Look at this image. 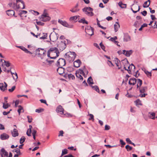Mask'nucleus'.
Masks as SVG:
<instances>
[{"label": "nucleus", "instance_id": "nucleus-64", "mask_svg": "<svg viewBox=\"0 0 157 157\" xmlns=\"http://www.w3.org/2000/svg\"><path fill=\"white\" fill-rule=\"evenodd\" d=\"M110 128V127L109 126L106 125L105 126V130H109Z\"/></svg>", "mask_w": 157, "mask_h": 157}, {"label": "nucleus", "instance_id": "nucleus-41", "mask_svg": "<svg viewBox=\"0 0 157 157\" xmlns=\"http://www.w3.org/2000/svg\"><path fill=\"white\" fill-rule=\"evenodd\" d=\"M25 138L24 136H22L20 140V143L21 144H22L25 141Z\"/></svg>", "mask_w": 157, "mask_h": 157}, {"label": "nucleus", "instance_id": "nucleus-8", "mask_svg": "<svg viewBox=\"0 0 157 157\" xmlns=\"http://www.w3.org/2000/svg\"><path fill=\"white\" fill-rule=\"evenodd\" d=\"M66 40H62L59 43L57 46L60 50L63 51L65 48L66 47Z\"/></svg>", "mask_w": 157, "mask_h": 157}, {"label": "nucleus", "instance_id": "nucleus-49", "mask_svg": "<svg viewBox=\"0 0 157 157\" xmlns=\"http://www.w3.org/2000/svg\"><path fill=\"white\" fill-rule=\"evenodd\" d=\"M77 73L79 74L82 75H85V73L81 69H79V70L78 71V72H77Z\"/></svg>", "mask_w": 157, "mask_h": 157}, {"label": "nucleus", "instance_id": "nucleus-3", "mask_svg": "<svg viewBox=\"0 0 157 157\" xmlns=\"http://www.w3.org/2000/svg\"><path fill=\"white\" fill-rule=\"evenodd\" d=\"M137 82V89L140 87L142 84V80L140 79H136L135 78H131L129 79L128 83L131 85H134Z\"/></svg>", "mask_w": 157, "mask_h": 157}, {"label": "nucleus", "instance_id": "nucleus-5", "mask_svg": "<svg viewBox=\"0 0 157 157\" xmlns=\"http://www.w3.org/2000/svg\"><path fill=\"white\" fill-rule=\"evenodd\" d=\"M46 51L43 48H38L36 50V54L41 59H44L46 56Z\"/></svg>", "mask_w": 157, "mask_h": 157}, {"label": "nucleus", "instance_id": "nucleus-19", "mask_svg": "<svg viewBox=\"0 0 157 157\" xmlns=\"http://www.w3.org/2000/svg\"><path fill=\"white\" fill-rule=\"evenodd\" d=\"M138 88H139L140 93L142 94L144 93L147 90V86L140 87Z\"/></svg>", "mask_w": 157, "mask_h": 157}, {"label": "nucleus", "instance_id": "nucleus-11", "mask_svg": "<svg viewBox=\"0 0 157 157\" xmlns=\"http://www.w3.org/2000/svg\"><path fill=\"white\" fill-rule=\"evenodd\" d=\"M94 29L91 27H88L85 29V32L86 33L90 36L93 35L94 34Z\"/></svg>", "mask_w": 157, "mask_h": 157}, {"label": "nucleus", "instance_id": "nucleus-43", "mask_svg": "<svg viewBox=\"0 0 157 157\" xmlns=\"http://www.w3.org/2000/svg\"><path fill=\"white\" fill-rule=\"evenodd\" d=\"M67 150L66 149H64L62 151V153L61 156H62L64 155L67 154Z\"/></svg>", "mask_w": 157, "mask_h": 157}, {"label": "nucleus", "instance_id": "nucleus-12", "mask_svg": "<svg viewBox=\"0 0 157 157\" xmlns=\"http://www.w3.org/2000/svg\"><path fill=\"white\" fill-rule=\"evenodd\" d=\"M58 22L59 23L65 27L69 28H72L73 25H69L65 21H63L60 20H59Z\"/></svg>", "mask_w": 157, "mask_h": 157}, {"label": "nucleus", "instance_id": "nucleus-6", "mask_svg": "<svg viewBox=\"0 0 157 157\" xmlns=\"http://www.w3.org/2000/svg\"><path fill=\"white\" fill-rule=\"evenodd\" d=\"M40 19L41 21H46L50 20V17L49 16L48 14L47 13L46 10H44L43 13Z\"/></svg>", "mask_w": 157, "mask_h": 157}, {"label": "nucleus", "instance_id": "nucleus-16", "mask_svg": "<svg viewBox=\"0 0 157 157\" xmlns=\"http://www.w3.org/2000/svg\"><path fill=\"white\" fill-rule=\"evenodd\" d=\"M132 50L129 51H126L123 50V53L127 57H129L132 53Z\"/></svg>", "mask_w": 157, "mask_h": 157}, {"label": "nucleus", "instance_id": "nucleus-34", "mask_svg": "<svg viewBox=\"0 0 157 157\" xmlns=\"http://www.w3.org/2000/svg\"><path fill=\"white\" fill-rule=\"evenodd\" d=\"M79 16L78 15H76L73 17H71L70 18V20L71 21H75L76 20L78 17H79Z\"/></svg>", "mask_w": 157, "mask_h": 157}, {"label": "nucleus", "instance_id": "nucleus-9", "mask_svg": "<svg viewBox=\"0 0 157 157\" xmlns=\"http://www.w3.org/2000/svg\"><path fill=\"white\" fill-rule=\"evenodd\" d=\"M49 37L51 41L54 42L56 41L58 39V34L56 33L55 32L53 31L50 35Z\"/></svg>", "mask_w": 157, "mask_h": 157}, {"label": "nucleus", "instance_id": "nucleus-54", "mask_svg": "<svg viewBox=\"0 0 157 157\" xmlns=\"http://www.w3.org/2000/svg\"><path fill=\"white\" fill-rule=\"evenodd\" d=\"M27 13V11L25 10H21V12L19 13V15H21L22 14L25 13L26 14Z\"/></svg>", "mask_w": 157, "mask_h": 157}, {"label": "nucleus", "instance_id": "nucleus-56", "mask_svg": "<svg viewBox=\"0 0 157 157\" xmlns=\"http://www.w3.org/2000/svg\"><path fill=\"white\" fill-rule=\"evenodd\" d=\"M100 45L101 48L103 50H104L105 48V46L102 44V43H101L100 44Z\"/></svg>", "mask_w": 157, "mask_h": 157}, {"label": "nucleus", "instance_id": "nucleus-45", "mask_svg": "<svg viewBox=\"0 0 157 157\" xmlns=\"http://www.w3.org/2000/svg\"><path fill=\"white\" fill-rule=\"evenodd\" d=\"M125 148L128 151H129L132 149V147L129 145H127L126 146Z\"/></svg>", "mask_w": 157, "mask_h": 157}, {"label": "nucleus", "instance_id": "nucleus-17", "mask_svg": "<svg viewBox=\"0 0 157 157\" xmlns=\"http://www.w3.org/2000/svg\"><path fill=\"white\" fill-rule=\"evenodd\" d=\"M9 137V136L5 133H3L0 135V138L2 140L7 139Z\"/></svg>", "mask_w": 157, "mask_h": 157}, {"label": "nucleus", "instance_id": "nucleus-10", "mask_svg": "<svg viewBox=\"0 0 157 157\" xmlns=\"http://www.w3.org/2000/svg\"><path fill=\"white\" fill-rule=\"evenodd\" d=\"M66 64V60L65 59L60 58L57 61L56 65L57 67H63Z\"/></svg>", "mask_w": 157, "mask_h": 157}, {"label": "nucleus", "instance_id": "nucleus-50", "mask_svg": "<svg viewBox=\"0 0 157 157\" xmlns=\"http://www.w3.org/2000/svg\"><path fill=\"white\" fill-rule=\"evenodd\" d=\"M107 63L110 67H112L113 66V64L112 62L109 60H108L107 61Z\"/></svg>", "mask_w": 157, "mask_h": 157}, {"label": "nucleus", "instance_id": "nucleus-28", "mask_svg": "<svg viewBox=\"0 0 157 157\" xmlns=\"http://www.w3.org/2000/svg\"><path fill=\"white\" fill-rule=\"evenodd\" d=\"M118 5L122 8H125L127 6L126 4L123 3L122 2H120L118 3Z\"/></svg>", "mask_w": 157, "mask_h": 157}, {"label": "nucleus", "instance_id": "nucleus-42", "mask_svg": "<svg viewBox=\"0 0 157 157\" xmlns=\"http://www.w3.org/2000/svg\"><path fill=\"white\" fill-rule=\"evenodd\" d=\"M88 116H90V117L89 119V120H92L93 121H94V115L88 113Z\"/></svg>", "mask_w": 157, "mask_h": 157}, {"label": "nucleus", "instance_id": "nucleus-48", "mask_svg": "<svg viewBox=\"0 0 157 157\" xmlns=\"http://www.w3.org/2000/svg\"><path fill=\"white\" fill-rule=\"evenodd\" d=\"M68 76L70 79H74L75 78V76L71 74H68Z\"/></svg>", "mask_w": 157, "mask_h": 157}, {"label": "nucleus", "instance_id": "nucleus-44", "mask_svg": "<svg viewBox=\"0 0 157 157\" xmlns=\"http://www.w3.org/2000/svg\"><path fill=\"white\" fill-rule=\"evenodd\" d=\"M44 111V109L42 108H40L39 109H36L35 112L38 113H40L43 112Z\"/></svg>", "mask_w": 157, "mask_h": 157}, {"label": "nucleus", "instance_id": "nucleus-59", "mask_svg": "<svg viewBox=\"0 0 157 157\" xmlns=\"http://www.w3.org/2000/svg\"><path fill=\"white\" fill-rule=\"evenodd\" d=\"M30 11H31L32 13H33V12H34L35 13H34V14L35 15H37L39 14V13L38 12H37L36 11L33 10H31Z\"/></svg>", "mask_w": 157, "mask_h": 157}, {"label": "nucleus", "instance_id": "nucleus-14", "mask_svg": "<svg viewBox=\"0 0 157 157\" xmlns=\"http://www.w3.org/2000/svg\"><path fill=\"white\" fill-rule=\"evenodd\" d=\"M0 154L2 157H8V153L4 148H2L1 150Z\"/></svg>", "mask_w": 157, "mask_h": 157}, {"label": "nucleus", "instance_id": "nucleus-57", "mask_svg": "<svg viewBox=\"0 0 157 157\" xmlns=\"http://www.w3.org/2000/svg\"><path fill=\"white\" fill-rule=\"evenodd\" d=\"M27 117L28 119V121L29 123H31L32 122V118L29 116H28Z\"/></svg>", "mask_w": 157, "mask_h": 157}, {"label": "nucleus", "instance_id": "nucleus-23", "mask_svg": "<svg viewBox=\"0 0 157 157\" xmlns=\"http://www.w3.org/2000/svg\"><path fill=\"white\" fill-rule=\"evenodd\" d=\"M81 62L79 59H78L74 62V66L76 67H78L80 66Z\"/></svg>", "mask_w": 157, "mask_h": 157}, {"label": "nucleus", "instance_id": "nucleus-63", "mask_svg": "<svg viewBox=\"0 0 157 157\" xmlns=\"http://www.w3.org/2000/svg\"><path fill=\"white\" fill-rule=\"evenodd\" d=\"M126 140L127 143H129V144H131L132 142L130 140L129 138H127L126 139Z\"/></svg>", "mask_w": 157, "mask_h": 157}, {"label": "nucleus", "instance_id": "nucleus-4", "mask_svg": "<svg viewBox=\"0 0 157 157\" xmlns=\"http://www.w3.org/2000/svg\"><path fill=\"white\" fill-rule=\"evenodd\" d=\"M76 55L75 52H68L65 54L66 59L69 62L73 61L76 57Z\"/></svg>", "mask_w": 157, "mask_h": 157}, {"label": "nucleus", "instance_id": "nucleus-51", "mask_svg": "<svg viewBox=\"0 0 157 157\" xmlns=\"http://www.w3.org/2000/svg\"><path fill=\"white\" fill-rule=\"evenodd\" d=\"M92 87L94 88V89L95 90L98 92L99 93V90L98 87L97 86H93Z\"/></svg>", "mask_w": 157, "mask_h": 157}, {"label": "nucleus", "instance_id": "nucleus-1", "mask_svg": "<svg viewBox=\"0 0 157 157\" xmlns=\"http://www.w3.org/2000/svg\"><path fill=\"white\" fill-rule=\"evenodd\" d=\"M59 54L57 48L52 47L50 48L48 51L47 56L51 59H54L59 56Z\"/></svg>", "mask_w": 157, "mask_h": 157}, {"label": "nucleus", "instance_id": "nucleus-29", "mask_svg": "<svg viewBox=\"0 0 157 157\" xmlns=\"http://www.w3.org/2000/svg\"><path fill=\"white\" fill-rule=\"evenodd\" d=\"M135 102L136 103V106L138 107L140 105H142L141 101L139 99H138L136 101H135Z\"/></svg>", "mask_w": 157, "mask_h": 157}, {"label": "nucleus", "instance_id": "nucleus-61", "mask_svg": "<svg viewBox=\"0 0 157 157\" xmlns=\"http://www.w3.org/2000/svg\"><path fill=\"white\" fill-rule=\"evenodd\" d=\"M33 36L36 37V38H38V36H39L40 35V34H39L38 35H35V34L33 33V32H31L30 33Z\"/></svg>", "mask_w": 157, "mask_h": 157}, {"label": "nucleus", "instance_id": "nucleus-35", "mask_svg": "<svg viewBox=\"0 0 157 157\" xmlns=\"http://www.w3.org/2000/svg\"><path fill=\"white\" fill-rule=\"evenodd\" d=\"M18 107L19 109L17 110V111L19 113V115H20L21 112H24V110L23 107L21 105H18Z\"/></svg>", "mask_w": 157, "mask_h": 157}, {"label": "nucleus", "instance_id": "nucleus-38", "mask_svg": "<svg viewBox=\"0 0 157 157\" xmlns=\"http://www.w3.org/2000/svg\"><path fill=\"white\" fill-rule=\"evenodd\" d=\"M3 108L4 109H6L10 106V105L8 103H3Z\"/></svg>", "mask_w": 157, "mask_h": 157}, {"label": "nucleus", "instance_id": "nucleus-26", "mask_svg": "<svg viewBox=\"0 0 157 157\" xmlns=\"http://www.w3.org/2000/svg\"><path fill=\"white\" fill-rule=\"evenodd\" d=\"M15 151L16 152L17 154L15 155H14V157H18L21 154L19 148H17L15 149Z\"/></svg>", "mask_w": 157, "mask_h": 157}, {"label": "nucleus", "instance_id": "nucleus-32", "mask_svg": "<svg viewBox=\"0 0 157 157\" xmlns=\"http://www.w3.org/2000/svg\"><path fill=\"white\" fill-rule=\"evenodd\" d=\"M131 40L130 37L128 35H125L124 38V40L125 41L127 42Z\"/></svg>", "mask_w": 157, "mask_h": 157}, {"label": "nucleus", "instance_id": "nucleus-36", "mask_svg": "<svg viewBox=\"0 0 157 157\" xmlns=\"http://www.w3.org/2000/svg\"><path fill=\"white\" fill-rule=\"evenodd\" d=\"M115 63L116 64L117 67H118V69H120L121 68V67H119V64L120 63V60L118 59L117 58H116L115 59Z\"/></svg>", "mask_w": 157, "mask_h": 157}, {"label": "nucleus", "instance_id": "nucleus-37", "mask_svg": "<svg viewBox=\"0 0 157 157\" xmlns=\"http://www.w3.org/2000/svg\"><path fill=\"white\" fill-rule=\"evenodd\" d=\"M1 60L2 62L4 61L5 63V65L7 67H9L10 66V63L8 61H6L4 59H1Z\"/></svg>", "mask_w": 157, "mask_h": 157}, {"label": "nucleus", "instance_id": "nucleus-7", "mask_svg": "<svg viewBox=\"0 0 157 157\" xmlns=\"http://www.w3.org/2000/svg\"><path fill=\"white\" fill-rule=\"evenodd\" d=\"M82 11L87 15L90 16H93L94 14L92 12L93 9L90 7H85L82 9Z\"/></svg>", "mask_w": 157, "mask_h": 157}, {"label": "nucleus", "instance_id": "nucleus-39", "mask_svg": "<svg viewBox=\"0 0 157 157\" xmlns=\"http://www.w3.org/2000/svg\"><path fill=\"white\" fill-rule=\"evenodd\" d=\"M76 76L79 78L81 80H82L83 79V78L82 77L81 75L77 73V72H76L75 73Z\"/></svg>", "mask_w": 157, "mask_h": 157}, {"label": "nucleus", "instance_id": "nucleus-52", "mask_svg": "<svg viewBox=\"0 0 157 157\" xmlns=\"http://www.w3.org/2000/svg\"><path fill=\"white\" fill-rule=\"evenodd\" d=\"M63 132L62 130H61L59 132V133L58 135V136H63Z\"/></svg>", "mask_w": 157, "mask_h": 157}, {"label": "nucleus", "instance_id": "nucleus-15", "mask_svg": "<svg viewBox=\"0 0 157 157\" xmlns=\"http://www.w3.org/2000/svg\"><path fill=\"white\" fill-rule=\"evenodd\" d=\"M7 85L6 82L4 83H0V89L1 90L4 91L7 89Z\"/></svg>", "mask_w": 157, "mask_h": 157}, {"label": "nucleus", "instance_id": "nucleus-58", "mask_svg": "<svg viewBox=\"0 0 157 157\" xmlns=\"http://www.w3.org/2000/svg\"><path fill=\"white\" fill-rule=\"evenodd\" d=\"M14 75H15V76L14 77L13 76V79L14 80L17 79L18 78V76L16 72H15Z\"/></svg>", "mask_w": 157, "mask_h": 157}, {"label": "nucleus", "instance_id": "nucleus-18", "mask_svg": "<svg viewBox=\"0 0 157 157\" xmlns=\"http://www.w3.org/2000/svg\"><path fill=\"white\" fill-rule=\"evenodd\" d=\"M135 68V66L132 64H131L128 67V73L130 74L131 73L132 71H134V70Z\"/></svg>", "mask_w": 157, "mask_h": 157}, {"label": "nucleus", "instance_id": "nucleus-60", "mask_svg": "<svg viewBox=\"0 0 157 157\" xmlns=\"http://www.w3.org/2000/svg\"><path fill=\"white\" fill-rule=\"evenodd\" d=\"M141 14L144 16H146L147 14V12L146 11L144 10L141 12Z\"/></svg>", "mask_w": 157, "mask_h": 157}, {"label": "nucleus", "instance_id": "nucleus-33", "mask_svg": "<svg viewBox=\"0 0 157 157\" xmlns=\"http://www.w3.org/2000/svg\"><path fill=\"white\" fill-rule=\"evenodd\" d=\"M87 82L90 84H94L93 80L91 76L88 78Z\"/></svg>", "mask_w": 157, "mask_h": 157}, {"label": "nucleus", "instance_id": "nucleus-13", "mask_svg": "<svg viewBox=\"0 0 157 157\" xmlns=\"http://www.w3.org/2000/svg\"><path fill=\"white\" fill-rule=\"evenodd\" d=\"M78 4H76L75 6L70 9V11L73 13L78 12L80 10V9L78 8Z\"/></svg>", "mask_w": 157, "mask_h": 157}, {"label": "nucleus", "instance_id": "nucleus-40", "mask_svg": "<svg viewBox=\"0 0 157 157\" xmlns=\"http://www.w3.org/2000/svg\"><path fill=\"white\" fill-rule=\"evenodd\" d=\"M150 5V3H148L147 1L145 2L144 3L143 7L144 8H147Z\"/></svg>", "mask_w": 157, "mask_h": 157}, {"label": "nucleus", "instance_id": "nucleus-47", "mask_svg": "<svg viewBox=\"0 0 157 157\" xmlns=\"http://www.w3.org/2000/svg\"><path fill=\"white\" fill-rule=\"evenodd\" d=\"M144 72L148 77H150L151 76V72L146 71H144Z\"/></svg>", "mask_w": 157, "mask_h": 157}, {"label": "nucleus", "instance_id": "nucleus-62", "mask_svg": "<svg viewBox=\"0 0 157 157\" xmlns=\"http://www.w3.org/2000/svg\"><path fill=\"white\" fill-rule=\"evenodd\" d=\"M37 25H44V23L40 21H38L36 22Z\"/></svg>", "mask_w": 157, "mask_h": 157}, {"label": "nucleus", "instance_id": "nucleus-53", "mask_svg": "<svg viewBox=\"0 0 157 157\" xmlns=\"http://www.w3.org/2000/svg\"><path fill=\"white\" fill-rule=\"evenodd\" d=\"M16 87L15 86H13L11 89H9V91L10 92H12L13 91V90H15V89Z\"/></svg>", "mask_w": 157, "mask_h": 157}, {"label": "nucleus", "instance_id": "nucleus-46", "mask_svg": "<svg viewBox=\"0 0 157 157\" xmlns=\"http://www.w3.org/2000/svg\"><path fill=\"white\" fill-rule=\"evenodd\" d=\"M43 36L42 37H40V39H46V38L47 36V33H43Z\"/></svg>", "mask_w": 157, "mask_h": 157}, {"label": "nucleus", "instance_id": "nucleus-2", "mask_svg": "<svg viewBox=\"0 0 157 157\" xmlns=\"http://www.w3.org/2000/svg\"><path fill=\"white\" fill-rule=\"evenodd\" d=\"M17 5L13 3L12 6L13 8L17 10L19 9H23L25 8V5L23 1L22 0H16Z\"/></svg>", "mask_w": 157, "mask_h": 157}, {"label": "nucleus", "instance_id": "nucleus-27", "mask_svg": "<svg viewBox=\"0 0 157 157\" xmlns=\"http://www.w3.org/2000/svg\"><path fill=\"white\" fill-rule=\"evenodd\" d=\"M116 24H114V30L115 32H117L119 28H120V25L119 23L118 22H116Z\"/></svg>", "mask_w": 157, "mask_h": 157}, {"label": "nucleus", "instance_id": "nucleus-22", "mask_svg": "<svg viewBox=\"0 0 157 157\" xmlns=\"http://www.w3.org/2000/svg\"><path fill=\"white\" fill-rule=\"evenodd\" d=\"M58 68L57 69V72L60 75H62L64 72V68L63 67H58Z\"/></svg>", "mask_w": 157, "mask_h": 157}, {"label": "nucleus", "instance_id": "nucleus-31", "mask_svg": "<svg viewBox=\"0 0 157 157\" xmlns=\"http://www.w3.org/2000/svg\"><path fill=\"white\" fill-rule=\"evenodd\" d=\"M78 22L80 23L86 24H88V21L85 20L84 18H82L80 20L78 21Z\"/></svg>", "mask_w": 157, "mask_h": 157}, {"label": "nucleus", "instance_id": "nucleus-30", "mask_svg": "<svg viewBox=\"0 0 157 157\" xmlns=\"http://www.w3.org/2000/svg\"><path fill=\"white\" fill-rule=\"evenodd\" d=\"M29 128L27 131L26 134L28 136H31V128H32V126L31 125H29Z\"/></svg>", "mask_w": 157, "mask_h": 157}, {"label": "nucleus", "instance_id": "nucleus-20", "mask_svg": "<svg viewBox=\"0 0 157 157\" xmlns=\"http://www.w3.org/2000/svg\"><path fill=\"white\" fill-rule=\"evenodd\" d=\"M148 117L154 120L155 118V113L154 112H149Z\"/></svg>", "mask_w": 157, "mask_h": 157}, {"label": "nucleus", "instance_id": "nucleus-24", "mask_svg": "<svg viewBox=\"0 0 157 157\" xmlns=\"http://www.w3.org/2000/svg\"><path fill=\"white\" fill-rule=\"evenodd\" d=\"M6 13L9 16H12L14 15V12L12 10H8L6 11Z\"/></svg>", "mask_w": 157, "mask_h": 157}, {"label": "nucleus", "instance_id": "nucleus-21", "mask_svg": "<svg viewBox=\"0 0 157 157\" xmlns=\"http://www.w3.org/2000/svg\"><path fill=\"white\" fill-rule=\"evenodd\" d=\"M56 111L57 112L60 113L61 114L63 113L64 109L60 105L57 107L56 109Z\"/></svg>", "mask_w": 157, "mask_h": 157}, {"label": "nucleus", "instance_id": "nucleus-25", "mask_svg": "<svg viewBox=\"0 0 157 157\" xmlns=\"http://www.w3.org/2000/svg\"><path fill=\"white\" fill-rule=\"evenodd\" d=\"M12 134L13 137H15L18 136V133L17 130L14 128L13 129V131L12 132Z\"/></svg>", "mask_w": 157, "mask_h": 157}, {"label": "nucleus", "instance_id": "nucleus-55", "mask_svg": "<svg viewBox=\"0 0 157 157\" xmlns=\"http://www.w3.org/2000/svg\"><path fill=\"white\" fill-rule=\"evenodd\" d=\"M121 144L122 145L124 146L125 144V143L124 142V141L121 139L120 140ZM123 146H121V147H122Z\"/></svg>", "mask_w": 157, "mask_h": 157}]
</instances>
